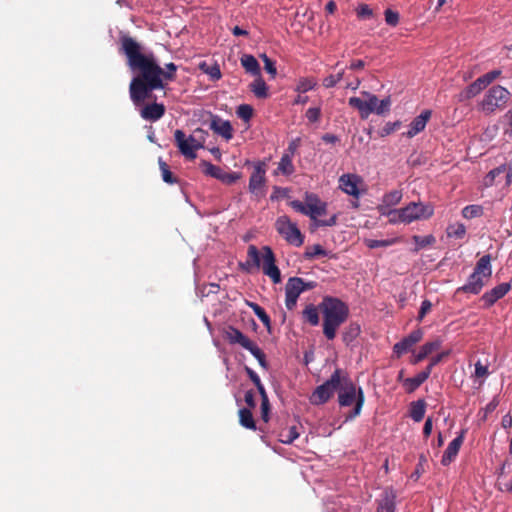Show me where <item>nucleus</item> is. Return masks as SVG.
Returning a JSON list of instances; mask_svg holds the SVG:
<instances>
[{
    "label": "nucleus",
    "mask_w": 512,
    "mask_h": 512,
    "mask_svg": "<svg viewBox=\"0 0 512 512\" xmlns=\"http://www.w3.org/2000/svg\"><path fill=\"white\" fill-rule=\"evenodd\" d=\"M119 52L126 56L130 69L138 72L129 85L130 98L135 106L150 99L154 90L163 89L164 80L173 81L176 78L177 66L173 62L161 68L155 55L152 52L144 53L141 44L129 35H121Z\"/></svg>",
    "instance_id": "f257e3e1"
},
{
    "label": "nucleus",
    "mask_w": 512,
    "mask_h": 512,
    "mask_svg": "<svg viewBox=\"0 0 512 512\" xmlns=\"http://www.w3.org/2000/svg\"><path fill=\"white\" fill-rule=\"evenodd\" d=\"M320 311L323 335L327 340H334L338 329L349 317V307L337 297L324 296L320 302Z\"/></svg>",
    "instance_id": "f03ea898"
},
{
    "label": "nucleus",
    "mask_w": 512,
    "mask_h": 512,
    "mask_svg": "<svg viewBox=\"0 0 512 512\" xmlns=\"http://www.w3.org/2000/svg\"><path fill=\"white\" fill-rule=\"evenodd\" d=\"M338 402L341 407H348L355 404L352 412L347 416V419H353L359 416L365 402L362 388L357 387L348 376L343 374L341 377V386H339L338 389Z\"/></svg>",
    "instance_id": "7ed1b4c3"
},
{
    "label": "nucleus",
    "mask_w": 512,
    "mask_h": 512,
    "mask_svg": "<svg viewBox=\"0 0 512 512\" xmlns=\"http://www.w3.org/2000/svg\"><path fill=\"white\" fill-rule=\"evenodd\" d=\"M362 94L367 97L366 100L359 97H351L348 101L351 107L359 111L362 119H367L372 113L381 115L389 111L391 105L390 97L379 100L374 94H370L368 92H363Z\"/></svg>",
    "instance_id": "20e7f679"
},
{
    "label": "nucleus",
    "mask_w": 512,
    "mask_h": 512,
    "mask_svg": "<svg viewBox=\"0 0 512 512\" xmlns=\"http://www.w3.org/2000/svg\"><path fill=\"white\" fill-rule=\"evenodd\" d=\"M223 336L230 344H238L242 348L248 350L258 361L259 365L268 369V362L265 353L258 347V345L244 335L239 329L234 326H227L223 330Z\"/></svg>",
    "instance_id": "39448f33"
},
{
    "label": "nucleus",
    "mask_w": 512,
    "mask_h": 512,
    "mask_svg": "<svg viewBox=\"0 0 512 512\" xmlns=\"http://www.w3.org/2000/svg\"><path fill=\"white\" fill-rule=\"evenodd\" d=\"M204 130L198 128L194 131L193 135L186 137V134L177 129L174 132L175 144L179 149L180 153L185 156L187 159H195L196 151L203 147L204 143Z\"/></svg>",
    "instance_id": "423d86ee"
},
{
    "label": "nucleus",
    "mask_w": 512,
    "mask_h": 512,
    "mask_svg": "<svg viewBox=\"0 0 512 512\" xmlns=\"http://www.w3.org/2000/svg\"><path fill=\"white\" fill-rule=\"evenodd\" d=\"M342 370L336 369L330 378L323 384L319 385L310 397V401L314 405H322L333 397L334 393L341 386Z\"/></svg>",
    "instance_id": "0eeeda50"
},
{
    "label": "nucleus",
    "mask_w": 512,
    "mask_h": 512,
    "mask_svg": "<svg viewBox=\"0 0 512 512\" xmlns=\"http://www.w3.org/2000/svg\"><path fill=\"white\" fill-rule=\"evenodd\" d=\"M510 98V92L500 86L491 87L485 94L481 108L485 113H493L497 109H503Z\"/></svg>",
    "instance_id": "6e6552de"
},
{
    "label": "nucleus",
    "mask_w": 512,
    "mask_h": 512,
    "mask_svg": "<svg viewBox=\"0 0 512 512\" xmlns=\"http://www.w3.org/2000/svg\"><path fill=\"white\" fill-rule=\"evenodd\" d=\"M277 232L291 245L299 247L304 242V236L297 227L291 222L290 218L286 215L280 216L275 222Z\"/></svg>",
    "instance_id": "1a4fd4ad"
},
{
    "label": "nucleus",
    "mask_w": 512,
    "mask_h": 512,
    "mask_svg": "<svg viewBox=\"0 0 512 512\" xmlns=\"http://www.w3.org/2000/svg\"><path fill=\"white\" fill-rule=\"evenodd\" d=\"M395 213L400 215L402 223L409 224L420 219H427L432 216L433 209L421 202H411L407 206L396 209Z\"/></svg>",
    "instance_id": "9d476101"
},
{
    "label": "nucleus",
    "mask_w": 512,
    "mask_h": 512,
    "mask_svg": "<svg viewBox=\"0 0 512 512\" xmlns=\"http://www.w3.org/2000/svg\"><path fill=\"white\" fill-rule=\"evenodd\" d=\"M501 75V70H492L466 87L460 94L461 99H470L478 95L484 88Z\"/></svg>",
    "instance_id": "9b49d317"
},
{
    "label": "nucleus",
    "mask_w": 512,
    "mask_h": 512,
    "mask_svg": "<svg viewBox=\"0 0 512 512\" xmlns=\"http://www.w3.org/2000/svg\"><path fill=\"white\" fill-rule=\"evenodd\" d=\"M262 270L263 273L268 276L274 284L281 282V272L276 266L275 255L269 246L262 247Z\"/></svg>",
    "instance_id": "f8f14e48"
},
{
    "label": "nucleus",
    "mask_w": 512,
    "mask_h": 512,
    "mask_svg": "<svg viewBox=\"0 0 512 512\" xmlns=\"http://www.w3.org/2000/svg\"><path fill=\"white\" fill-rule=\"evenodd\" d=\"M303 279L290 277L285 286V305L288 310L296 307L298 297L303 292Z\"/></svg>",
    "instance_id": "ddd939ff"
},
{
    "label": "nucleus",
    "mask_w": 512,
    "mask_h": 512,
    "mask_svg": "<svg viewBox=\"0 0 512 512\" xmlns=\"http://www.w3.org/2000/svg\"><path fill=\"white\" fill-rule=\"evenodd\" d=\"M202 166L204 167V173L206 175L216 178L225 184H228V185L233 184L239 179L238 173L225 172L220 167H218L208 161H203Z\"/></svg>",
    "instance_id": "4468645a"
},
{
    "label": "nucleus",
    "mask_w": 512,
    "mask_h": 512,
    "mask_svg": "<svg viewBox=\"0 0 512 512\" xmlns=\"http://www.w3.org/2000/svg\"><path fill=\"white\" fill-rule=\"evenodd\" d=\"M266 170L263 164H257L249 179V191L256 196L264 195Z\"/></svg>",
    "instance_id": "2eb2a0df"
},
{
    "label": "nucleus",
    "mask_w": 512,
    "mask_h": 512,
    "mask_svg": "<svg viewBox=\"0 0 512 512\" xmlns=\"http://www.w3.org/2000/svg\"><path fill=\"white\" fill-rule=\"evenodd\" d=\"M423 337L421 329L412 331L408 336L404 337L401 341L393 346V352L399 358L404 353L410 351L412 347L418 343Z\"/></svg>",
    "instance_id": "dca6fc26"
},
{
    "label": "nucleus",
    "mask_w": 512,
    "mask_h": 512,
    "mask_svg": "<svg viewBox=\"0 0 512 512\" xmlns=\"http://www.w3.org/2000/svg\"><path fill=\"white\" fill-rule=\"evenodd\" d=\"M362 182L356 174H343L339 178V188L346 194L358 198L360 196L359 184Z\"/></svg>",
    "instance_id": "f3484780"
},
{
    "label": "nucleus",
    "mask_w": 512,
    "mask_h": 512,
    "mask_svg": "<svg viewBox=\"0 0 512 512\" xmlns=\"http://www.w3.org/2000/svg\"><path fill=\"white\" fill-rule=\"evenodd\" d=\"M510 288L511 286L509 283H501L490 291L485 292L481 297V301L484 302V307L490 308L493 306L499 299L503 298L509 292Z\"/></svg>",
    "instance_id": "a211bd4d"
},
{
    "label": "nucleus",
    "mask_w": 512,
    "mask_h": 512,
    "mask_svg": "<svg viewBox=\"0 0 512 512\" xmlns=\"http://www.w3.org/2000/svg\"><path fill=\"white\" fill-rule=\"evenodd\" d=\"M307 201V216L316 220L318 216L326 213V203L322 202L316 194L307 193L305 197Z\"/></svg>",
    "instance_id": "6ab92c4d"
},
{
    "label": "nucleus",
    "mask_w": 512,
    "mask_h": 512,
    "mask_svg": "<svg viewBox=\"0 0 512 512\" xmlns=\"http://www.w3.org/2000/svg\"><path fill=\"white\" fill-rule=\"evenodd\" d=\"M165 110L162 103L153 102L142 107L140 116L146 121L155 122L164 116Z\"/></svg>",
    "instance_id": "aec40b11"
},
{
    "label": "nucleus",
    "mask_w": 512,
    "mask_h": 512,
    "mask_svg": "<svg viewBox=\"0 0 512 512\" xmlns=\"http://www.w3.org/2000/svg\"><path fill=\"white\" fill-rule=\"evenodd\" d=\"M464 441V431L460 433L456 438H454L444 451V454L441 459V464L444 466L449 465L456 456L458 455V452L463 444Z\"/></svg>",
    "instance_id": "412c9836"
},
{
    "label": "nucleus",
    "mask_w": 512,
    "mask_h": 512,
    "mask_svg": "<svg viewBox=\"0 0 512 512\" xmlns=\"http://www.w3.org/2000/svg\"><path fill=\"white\" fill-rule=\"evenodd\" d=\"M485 279L483 276L476 274L474 271L469 276L468 281L463 286L459 287L456 292L457 293H470V294H479L485 285Z\"/></svg>",
    "instance_id": "4be33fe9"
},
{
    "label": "nucleus",
    "mask_w": 512,
    "mask_h": 512,
    "mask_svg": "<svg viewBox=\"0 0 512 512\" xmlns=\"http://www.w3.org/2000/svg\"><path fill=\"white\" fill-rule=\"evenodd\" d=\"M397 494L392 488H386L378 500L377 512H395Z\"/></svg>",
    "instance_id": "5701e85b"
},
{
    "label": "nucleus",
    "mask_w": 512,
    "mask_h": 512,
    "mask_svg": "<svg viewBox=\"0 0 512 512\" xmlns=\"http://www.w3.org/2000/svg\"><path fill=\"white\" fill-rule=\"evenodd\" d=\"M431 115V110H424L420 115L415 117L410 123L409 130L406 133L407 137L412 138L422 132L425 129L427 122L431 118Z\"/></svg>",
    "instance_id": "b1692460"
},
{
    "label": "nucleus",
    "mask_w": 512,
    "mask_h": 512,
    "mask_svg": "<svg viewBox=\"0 0 512 512\" xmlns=\"http://www.w3.org/2000/svg\"><path fill=\"white\" fill-rule=\"evenodd\" d=\"M210 128L226 140H230L233 137V128L231 123L229 121L222 120L218 116H214L212 118Z\"/></svg>",
    "instance_id": "393cba45"
},
{
    "label": "nucleus",
    "mask_w": 512,
    "mask_h": 512,
    "mask_svg": "<svg viewBox=\"0 0 512 512\" xmlns=\"http://www.w3.org/2000/svg\"><path fill=\"white\" fill-rule=\"evenodd\" d=\"M320 313V303L318 305L307 304L302 311V320L313 327L318 326L320 323Z\"/></svg>",
    "instance_id": "a878e982"
},
{
    "label": "nucleus",
    "mask_w": 512,
    "mask_h": 512,
    "mask_svg": "<svg viewBox=\"0 0 512 512\" xmlns=\"http://www.w3.org/2000/svg\"><path fill=\"white\" fill-rule=\"evenodd\" d=\"M261 257L258 248L255 245H250L247 250V260L242 264V268L246 271H250L253 268H260Z\"/></svg>",
    "instance_id": "bb28decb"
},
{
    "label": "nucleus",
    "mask_w": 512,
    "mask_h": 512,
    "mask_svg": "<svg viewBox=\"0 0 512 512\" xmlns=\"http://www.w3.org/2000/svg\"><path fill=\"white\" fill-rule=\"evenodd\" d=\"M240 63L245 71L252 76H260L261 68L257 59L251 54H243L240 58Z\"/></svg>",
    "instance_id": "cd10ccee"
},
{
    "label": "nucleus",
    "mask_w": 512,
    "mask_h": 512,
    "mask_svg": "<svg viewBox=\"0 0 512 512\" xmlns=\"http://www.w3.org/2000/svg\"><path fill=\"white\" fill-rule=\"evenodd\" d=\"M291 154L284 153L278 162V167L275 170L274 174H282L285 176H290L294 173L295 167L293 165Z\"/></svg>",
    "instance_id": "c85d7f7f"
},
{
    "label": "nucleus",
    "mask_w": 512,
    "mask_h": 512,
    "mask_svg": "<svg viewBox=\"0 0 512 512\" xmlns=\"http://www.w3.org/2000/svg\"><path fill=\"white\" fill-rule=\"evenodd\" d=\"M474 272L489 279L492 275L491 256L489 254L482 256L476 263Z\"/></svg>",
    "instance_id": "c756f323"
},
{
    "label": "nucleus",
    "mask_w": 512,
    "mask_h": 512,
    "mask_svg": "<svg viewBox=\"0 0 512 512\" xmlns=\"http://www.w3.org/2000/svg\"><path fill=\"white\" fill-rule=\"evenodd\" d=\"M250 90L259 99L268 97V87L261 75L256 76L255 80L250 84Z\"/></svg>",
    "instance_id": "7c9ffc66"
},
{
    "label": "nucleus",
    "mask_w": 512,
    "mask_h": 512,
    "mask_svg": "<svg viewBox=\"0 0 512 512\" xmlns=\"http://www.w3.org/2000/svg\"><path fill=\"white\" fill-rule=\"evenodd\" d=\"M239 423L242 427L250 430H256L257 426L252 414V411L248 408H241L238 412Z\"/></svg>",
    "instance_id": "2f4dec72"
},
{
    "label": "nucleus",
    "mask_w": 512,
    "mask_h": 512,
    "mask_svg": "<svg viewBox=\"0 0 512 512\" xmlns=\"http://www.w3.org/2000/svg\"><path fill=\"white\" fill-rule=\"evenodd\" d=\"M360 325L356 322L350 323L342 332V340L346 345L352 343L360 334Z\"/></svg>",
    "instance_id": "473e14b6"
},
{
    "label": "nucleus",
    "mask_w": 512,
    "mask_h": 512,
    "mask_svg": "<svg viewBox=\"0 0 512 512\" xmlns=\"http://www.w3.org/2000/svg\"><path fill=\"white\" fill-rule=\"evenodd\" d=\"M426 411V403L423 399H419L411 403L410 407V417L415 422H420L425 415Z\"/></svg>",
    "instance_id": "72a5a7b5"
},
{
    "label": "nucleus",
    "mask_w": 512,
    "mask_h": 512,
    "mask_svg": "<svg viewBox=\"0 0 512 512\" xmlns=\"http://www.w3.org/2000/svg\"><path fill=\"white\" fill-rule=\"evenodd\" d=\"M426 381V374L418 373L415 377L405 378L403 386L407 393H413Z\"/></svg>",
    "instance_id": "f704fd0d"
},
{
    "label": "nucleus",
    "mask_w": 512,
    "mask_h": 512,
    "mask_svg": "<svg viewBox=\"0 0 512 512\" xmlns=\"http://www.w3.org/2000/svg\"><path fill=\"white\" fill-rule=\"evenodd\" d=\"M159 168L161 171L162 180L167 184L178 183V178L171 172L168 164L162 159L158 160Z\"/></svg>",
    "instance_id": "c9c22d12"
},
{
    "label": "nucleus",
    "mask_w": 512,
    "mask_h": 512,
    "mask_svg": "<svg viewBox=\"0 0 512 512\" xmlns=\"http://www.w3.org/2000/svg\"><path fill=\"white\" fill-rule=\"evenodd\" d=\"M484 214V208L481 205H467L462 209V216L466 219L481 217Z\"/></svg>",
    "instance_id": "e433bc0d"
},
{
    "label": "nucleus",
    "mask_w": 512,
    "mask_h": 512,
    "mask_svg": "<svg viewBox=\"0 0 512 512\" xmlns=\"http://www.w3.org/2000/svg\"><path fill=\"white\" fill-rule=\"evenodd\" d=\"M400 241V238H391V239H385V240H376V239H365L364 243L365 245L370 249H375L379 247H389L392 246Z\"/></svg>",
    "instance_id": "4c0bfd02"
},
{
    "label": "nucleus",
    "mask_w": 512,
    "mask_h": 512,
    "mask_svg": "<svg viewBox=\"0 0 512 512\" xmlns=\"http://www.w3.org/2000/svg\"><path fill=\"white\" fill-rule=\"evenodd\" d=\"M247 305L253 310L255 315L266 327H270L271 320L269 315L264 310V308H262L260 305L254 302H247Z\"/></svg>",
    "instance_id": "58836bf2"
},
{
    "label": "nucleus",
    "mask_w": 512,
    "mask_h": 512,
    "mask_svg": "<svg viewBox=\"0 0 512 512\" xmlns=\"http://www.w3.org/2000/svg\"><path fill=\"white\" fill-rule=\"evenodd\" d=\"M199 68L201 71H203L205 74L209 75L211 80L216 81L219 80L222 76L219 65H208L205 62L201 63L199 65Z\"/></svg>",
    "instance_id": "ea45409f"
},
{
    "label": "nucleus",
    "mask_w": 512,
    "mask_h": 512,
    "mask_svg": "<svg viewBox=\"0 0 512 512\" xmlns=\"http://www.w3.org/2000/svg\"><path fill=\"white\" fill-rule=\"evenodd\" d=\"M327 254H328V252L320 244H315L312 246H308L306 248L304 257L306 259H314L319 256L325 257V256H327Z\"/></svg>",
    "instance_id": "a19ab883"
},
{
    "label": "nucleus",
    "mask_w": 512,
    "mask_h": 512,
    "mask_svg": "<svg viewBox=\"0 0 512 512\" xmlns=\"http://www.w3.org/2000/svg\"><path fill=\"white\" fill-rule=\"evenodd\" d=\"M413 241L416 244V247L414 249L415 252H418L420 249L425 248L426 246H430L435 243L436 239L433 235H427V236H418L414 235L412 237Z\"/></svg>",
    "instance_id": "79ce46f5"
},
{
    "label": "nucleus",
    "mask_w": 512,
    "mask_h": 512,
    "mask_svg": "<svg viewBox=\"0 0 512 512\" xmlns=\"http://www.w3.org/2000/svg\"><path fill=\"white\" fill-rule=\"evenodd\" d=\"M345 74V68H341L337 74H330L323 79V86L325 88H332L339 83Z\"/></svg>",
    "instance_id": "37998d69"
},
{
    "label": "nucleus",
    "mask_w": 512,
    "mask_h": 512,
    "mask_svg": "<svg viewBox=\"0 0 512 512\" xmlns=\"http://www.w3.org/2000/svg\"><path fill=\"white\" fill-rule=\"evenodd\" d=\"M253 112V107L249 104H241L236 109V115L245 122H249L251 120Z\"/></svg>",
    "instance_id": "c03bdc74"
},
{
    "label": "nucleus",
    "mask_w": 512,
    "mask_h": 512,
    "mask_svg": "<svg viewBox=\"0 0 512 512\" xmlns=\"http://www.w3.org/2000/svg\"><path fill=\"white\" fill-rule=\"evenodd\" d=\"M402 199V192L400 190H392L386 193L383 197V203L387 206H395Z\"/></svg>",
    "instance_id": "a18cd8bd"
},
{
    "label": "nucleus",
    "mask_w": 512,
    "mask_h": 512,
    "mask_svg": "<svg viewBox=\"0 0 512 512\" xmlns=\"http://www.w3.org/2000/svg\"><path fill=\"white\" fill-rule=\"evenodd\" d=\"M441 347V340L436 339L425 343L419 350V353L424 357H428L432 352L438 350Z\"/></svg>",
    "instance_id": "49530a36"
},
{
    "label": "nucleus",
    "mask_w": 512,
    "mask_h": 512,
    "mask_svg": "<svg viewBox=\"0 0 512 512\" xmlns=\"http://www.w3.org/2000/svg\"><path fill=\"white\" fill-rule=\"evenodd\" d=\"M447 234L449 237L461 239L466 234V227L462 223L449 225V227L447 228Z\"/></svg>",
    "instance_id": "de8ad7c7"
},
{
    "label": "nucleus",
    "mask_w": 512,
    "mask_h": 512,
    "mask_svg": "<svg viewBox=\"0 0 512 512\" xmlns=\"http://www.w3.org/2000/svg\"><path fill=\"white\" fill-rule=\"evenodd\" d=\"M280 441L284 444H291L295 439L299 437V432L296 426H291L287 433L280 434Z\"/></svg>",
    "instance_id": "09e8293b"
},
{
    "label": "nucleus",
    "mask_w": 512,
    "mask_h": 512,
    "mask_svg": "<svg viewBox=\"0 0 512 512\" xmlns=\"http://www.w3.org/2000/svg\"><path fill=\"white\" fill-rule=\"evenodd\" d=\"M316 86V81L312 78H301L297 85V91L298 92H308Z\"/></svg>",
    "instance_id": "8fccbe9b"
},
{
    "label": "nucleus",
    "mask_w": 512,
    "mask_h": 512,
    "mask_svg": "<svg viewBox=\"0 0 512 512\" xmlns=\"http://www.w3.org/2000/svg\"><path fill=\"white\" fill-rule=\"evenodd\" d=\"M260 58L264 62V69L271 75V78H275L277 74L275 62L271 60L266 54H261Z\"/></svg>",
    "instance_id": "3c124183"
},
{
    "label": "nucleus",
    "mask_w": 512,
    "mask_h": 512,
    "mask_svg": "<svg viewBox=\"0 0 512 512\" xmlns=\"http://www.w3.org/2000/svg\"><path fill=\"white\" fill-rule=\"evenodd\" d=\"M504 172H506V167L504 165L492 169L485 177V184L492 185L495 178Z\"/></svg>",
    "instance_id": "603ef678"
},
{
    "label": "nucleus",
    "mask_w": 512,
    "mask_h": 512,
    "mask_svg": "<svg viewBox=\"0 0 512 512\" xmlns=\"http://www.w3.org/2000/svg\"><path fill=\"white\" fill-rule=\"evenodd\" d=\"M385 21L390 26H396L399 23V13L391 9H386L384 12Z\"/></svg>",
    "instance_id": "864d4df0"
},
{
    "label": "nucleus",
    "mask_w": 512,
    "mask_h": 512,
    "mask_svg": "<svg viewBox=\"0 0 512 512\" xmlns=\"http://www.w3.org/2000/svg\"><path fill=\"white\" fill-rule=\"evenodd\" d=\"M356 12L357 16L362 19H369L373 16V11L367 4H360Z\"/></svg>",
    "instance_id": "5fc2aeb1"
},
{
    "label": "nucleus",
    "mask_w": 512,
    "mask_h": 512,
    "mask_svg": "<svg viewBox=\"0 0 512 512\" xmlns=\"http://www.w3.org/2000/svg\"><path fill=\"white\" fill-rule=\"evenodd\" d=\"M306 117L312 123L319 121V119L321 117V109L319 107L309 108L306 111Z\"/></svg>",
    "instance_id": "6e6d98bb"
},
{
    "label": "nucleus",
    "mask_w": 512,
    "mask_h": 512,
    "mask_svg": "<svg viewBox=\"0 0 512 512\" xmlns=\"http://www.w3.org/2000/svg\"><path fill=\"white\" fill-rule=\"evenodd\" d=\"M475 377L486 378L489 375L488 366L483 365L480 361L475 363Z\"/></svg>",
    "instance_id": "4d7b16f0"
},
{
    "label": "nucleus",
    "mask_w": 512,
    "mask_h": 512,
    "mask_svg": "<svg viewBox=\"0 0 512 512\" xmlns=\"http://www.w3.org/2000/svg\"><path fill=\"white\" fill-rule=\"evenodd\" d=\"M431 308H432L431 301L428 299H425L421 303V307H420L419 314H418V320L421 321L431 311Z\"/></svg>",
    "instance_id": "13d9d810"
},
{
    "label": "nucleus",
    "mask_w": 512,
    "mask_h": 512,
    "mask_svg": "<svg viewBox=\"0 0 512 512\" xmlns=\"http://www.w3.org/2000/svg\"><path fill=\"white\" fill-rule=\"evenodd\" d=\"M270 410H271V406H270L269 400L261 401V419L265 423H267L270 419Z\"/></svg>",
    "instance_id": "bf43d9fd"
},
{
    "label": "nucleus",
    "mask_w": 512,
    "mask_h": 512,
    "mask_svg": "<svg viewBox=\"0 0 512 512\" xmlns=\"http://www.w3.org/2000/svg\"><path fill=\"white\" fill-rule=\"evenodd\" d=\"M291 207L296 210L297 212H300L307 216V201L305 203H302L299 200H294L291 202Z\"/></svg>",
    "instance_id": "052dcab7"
},
{
    "label": "nucleus",
    "mask_w": 512,
    "mask_h": 512,
    "mask_svg": "<svg viewBox=\"0 0 512 512\" xmlns=\"http://www.w3.org/2000/svg\"><path fill=\"white\" fill-rule=\"evenodd\" d=\"M244 400H245V403L247 404L248 406V409H253L255 408L256 406V401H255V394L253 392V390H248L246 393H245V397H244Z\"/></svg>",
    "instance_id": "680f3d73"
},
{
    "label": "nucleus",
    "mask_w": 512,
    "mask_h": 512,
    "mask_svg": "<svg viewBox=\"0 0 512 512\" xmlns=\"http://www.w3.org/2000/svg\"><path fill=\"white\" fill-rule=\"evenodd\" d=\"M245 371H246L248 377L254 383L255 386L258 385L259 383H261L260 377L258 376V374L253 369H251L250 367L246 366L245 367Z\"/></svg>",
    "instance_id": "e2e57ef3"
},
{
    "label": "nucleus",
    "mask_w": 512,
    "mask_h": 512,
    "mask_svg": "<svg viewBox=\"0 0 512 512\" xmlns=\"http://www.w3.org/2000/svg\"><path fill=\"white\" fill-rule=\"evenodd\" d=\"M400 125L399 122H394V123H391V122H388L386 123V125L383 127L382 129V136H385V135H389L390 133H392L393 131L396 130V128Z\"/></svg>",
    "instance_id": "0e129e2a"
},
{
    "label": "nucleus",
    "mask_w": 512,
    "mask_h": 512,
    "mask_svg": "<svg viewBox=\"0 0 512 512\" xmlns=\"http://www.w3.org/2000/svg\"><path fill=\"white\" fill-rule=\"evenodd\" d=\"M299 144H300V139L297 138V139H294L292 140L289 145H288V148L287 150L285 151L286 154H291V156L293 157L297 148L299 147Z\"/></svg>",
    "instance_id": "69168bd1"
},
{
    "label": "nucleus",
    "mask_w": 512,
    "mask_h": 512,
    "mask_svg": "<svg viewBox=\"0 0 512 512\" xmlns=\"http://www.w3.org/2000/svg\"><path fill=\"white\" fill-rule=\"evenodd\" d=\"M433 428L432 420L431 418H427L423 427V435L424 437H429L431 435Z\"/></svg>",
    "instance_id": "338daca9"
},
{
    "label": "nucleus",
    "mask_w": 512,
    "mask_h": 512,
    "mask_svg": "<svg viewBox=\"0 0 512 512\" xmlns=\"http://www.w3.org/2000/svg\"><path fill=\"white\" fill-rule=\"evenodd\" d=\"M395 210L396 209H392L387 214L389 216V223H391V224L402 223V220H400V215L398 213H395Z\"/></svg>",
    "instance_id": "774afa93"
}]
</instances>
